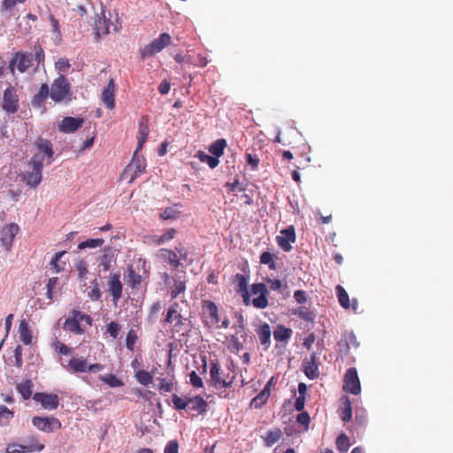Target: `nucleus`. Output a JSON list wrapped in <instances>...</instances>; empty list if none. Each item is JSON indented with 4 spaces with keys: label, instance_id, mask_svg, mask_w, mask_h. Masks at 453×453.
<instances>
[{
    "label": "nucleus",
    "instance_id": "nucleus-1",
    "mask_svg": "<svg viewBox=\"0 0 453 453\" xmlns=\"http://www.w3.org/2000/svg\"><path fill=\"white\" fill-rule=\"evenodd\" d=\"M202 321L209 330L226 329L230 325V320L223 310L210 300L202 302Z\"/></svg>",
    "mask_w": 453,
    "mask_h": 453
},
{
    "label": "nucleus",
    "instance_id": "nucleus-2",
    "mask_svg": "<svg viewBox=\"0 0 453 453\" xmlns=\"http://www.w3.org/2000/svg\"><path fill=\"white\" fill-rule=\"evenodd\" d=\"M44 156L35 154L28 162V170L22 174V180L30 188H36L42 179Z\"/></svg>",
    "mask_w": 453,
    "mask_h": 453
},
{
    "label": "nucleus",
    "instance_id": "nucleus-3",
    "mask_svg": "<svg viewBox=\"0 0 453 453\" xmlns=\"http://www.w3.org/2000/svg\"><path fill=\"white\" fill-rule=\"evenodd\" d=\"M70 83L64 75H60L56 79L50 87V98L59 103L62 101H69L71 99Z\"/></svg>",
    "mask_w": 453,
    "mask_h": 453
},
{
    "label": "nucleus",
    "instance_id": "nucleus-4",
    "mask_svg": "<svg viewBox=\"0 0 453 453\" xmlns=\"http://www.w3.org/2000/svg\"><path fill=\"white\" fill-rule=\"evenodd\" d=\"M44 449V445L39 443L35 437H28L25 443H9L6 446V453H27V452H40Z\"/></svg>",
    "mask_w": 453,
    "mask_h": 453
},
{
    "label": "nucleus",
    "instance_id": "nucleus-5",
    "mask_svg": "<svg viewBox=\"0 0 453 453\" xmlns=\"http://www.w3.org/2000/svg\"><path fill=\"white\" fill-rule=\"evenodd\" d=\"M172 42L171 35L167 33H163L158 38L153 40L141 50L142 58H146L161 52Z\"/></svg>",
    "mask_w": 453,
    "mask_h": 453
},
{
    "label": "nucleus",
    "instance_id": "nucleus-6",
    "mask_svg": "<svg viewBox=\"0 0 453 453\" xmlns=\"http://www.w3.org/2000/svg\"><path fill=\"white\" fill-rule=\"evenodd\" d=\"M32 424L44 433H53L61 428V422L54 417H34Z\"/></svg>",
    "mask_w": 453,
    "mask_h": 453
},
{
    "label": "nucleus",
    "instance_id": "nucleus-7",
    "mask_svg": "<svg viewBox=\"0 0 453 453\" xmlns=\"http://www.w3.org/2000/svg\"><path fill=\"white\" fill-rule=\"evenodd\" d=\"M343 390L346 393L358 395L361 392V385L356 368H349L343 380Z\"/></svg>",
    "mask_w": 453,
    "mask_h": 453
},
{
    "label": "nucleus",
    "instance_id": "nucleus-8",
    "mask_svg": "<svg viewBox=\"0 0 453 453\" xmlns=\"http://www.w3.org/2000/svg\"><path fill=\"white\" fill-rule=\"evenodd\" d=\"M19 226L15 223H10L0 228V243L5 250H10Z\"/></svg>",
    "mask_w": 453,
    "mask_h": 453
},
{
    "label": "nucleus",
    "instance_id": "nucleus-9",
    "mask_svg": "<svg viewBox=\"0 0 453 453\" xmlns=\"http://www.w3.org/2000/svg\"><path fill=\"white\" fill-rule=\"evenodd\" d=\"M2 108L9 114L15 113L19 109V96L12 87H8L3 95Z\"/></svg>",
    "mask_w": 453,
    "mask_h": 453
},
{
    "label": "nucleus",
    "instance_id": "nucleus-10",
    "mask_svg": "<svg viewBox=\"0 0 453 453\" xmlns=\"http://www.w3.org/2000/svg\"><path fill=\"white\" fill-rule=\"evenodd\" d=\"M251 293L258 295L257 297L252 300V305L257 309H265L268 305V290L264 283H255L251 285Z\"/></svg>",
    "mask_w": 453,
    "mask_h": 453
},
{
    "label": "nucleus",
    "instance_id": "nucleus-11",
    "mask_svg": "<svg viewBox=\"0 0 453 453\" xmlns=\"http://www.w3.org/2000/svg\"><path fill=\"white\" fill-rule=\"evenodd\" d=\"M32 64V55L25 53H16L10 61L9 69L14 73L15 69L19 73H25Z\"/></svg>",
    "mask_w": 453,
    "mask_h": 453
},
{
    "label": "nucleus",
    "instance_id": "nucleus-12",
    "mask_svg": "<svg viewBox=\"0 0 453 453\" xmlns=\"http://www.w3.org/2000/svg\"><path fill=\"white\" fill-rule=\"evenodd\" d=\"M278 245L286 252L292 250L291 243L296 242V231L293 226H289L280 231V235L276 237Z\"/></svg>",
    "mask_w": 453,
    "mask_h": 453
},
{
    "label": "nucleus",
    "instance_id": "nucleus-13",
    "mask_svg": "<svg viewBox=\"0 0 453 453\" xmlns=\"http://www.w3.org/2000/svg\"><path fill=\"white\" fill-rule=\"evenodd\" d=\"M33 399L49 411L56 410L59 403L58 396L55 394L35 393Z\"/></svg>",
    "mask_w": 453,
    "mask_h": 453
},
{
    "label": "nucleus",
    "instance_id": "nucleus-14",
    "mask_svg": "<svg viewBox=\"0 0 453 453\" xmlns=\"http://www.w3.org/2000/svg\"><path fill=\"white\" fill-rule=\"evenodd\" d=\"M111 30L116 31L117 26L107 19L104 13H103V17L98 16L95 21V32L96 37L106 35L111 33Z\"/></svg>",
    "mask_w": 453,
    "mask_h": 453
},
{
    "label": "nucleus",
    "instance_id": "nucleus-15",
    "mask_svg": "<svg viewBox=\"0 0 453 453\" xmlns=\"http://www.w3.org/2000/svg\"><path fill=\"white\" fill-rule=\"evenodd\" d=\"M108 290L112 296V301L116 304L122 296V283L119 274H111L108 280Z\"/></svg>",
    "mask_w": 453,
    "mask_h": 453
},
{
    "label": "nucleus",
    "instance_id": "nucleus-16",
    "mask_svg": "<svg viewBox=\"0 0 453 453\" xmlns=\"http://www.w3.org/2000/svg\"><path fill=\"white\" fill-rule=\"evenodd\" d=\"M137 151L138 150H136L134 152L131 163L127 166V168L124 172L125 175H127L131 172L134 173L130 178V180H129L130 182H132L138 175L142 173L145 170V165L143 163V159L140 158L137 156Z\"/></svg>",
    "mask_w": 453,
    "mask_h": 453
},
{
    "label": "nucleus",
    "instance_id": "nucleus-17",
    "mask_svg": "<svg viewBox=\"0 0 453 453\" xmlns=\"http://www.w3.org/2000/svg\"><path fill=\"white\" fill-rule=\"evenodd\" d=\"M172 402L173 403L174 408L177 410H196L198 408V396L189 398L187 396L181 397L177 395H173Z\"/></svg>",
    "mask_w": 453,
    "mask_h": 453
},
{
    "label": "nucleus",
    "instance_id": "nucleus-18",
    "mask_svg": "<svg viewBox=\"0 0 453 453\" xmlns=\"http://www.w3.org/2000/svg\"><path fill=\"white\" fill-rule=\"evenodd\" d=\"M84 123L82 118L65 117L58 126L59 131L65 134L73 133Z\"/></svg>",
    "mask_w": 453,
    "mask_h": 453
},
{
    "label": "nucleus",
    "instance_id": "nucleus-19",
    "mask_svg": "<svg viewBox=\"0 0 453 453\" xmlns=\"http://www.w3.org/2000/svg\"><path fill=\"white\" fill-rule=\"evenodd\" d=\"M316 360V354L312 353L310 358H305L303 361V372L310 380L317 379L319 375V366Z\"/></svg>",
    "mask_w": 453,
    "mask_h": 453
},
{
    "label": "nucleus",
    "instance_id": "nucleus-20",
    "mask_svg": "<svg viewBox=\"0 0 453 453\" xmlns=\"http://www.w3.org/2000/svg\"><path fill=\"white\" fill-rule=\"evenodd\" d=\"M101 99L107 109L111 110L115 107V84L112 79L104 88Z\"/></svg>",
    "mask_w": 453,
    "mask_h": 453
},
{
    "label": "nucleus",
    "instance_id": "nucleus-21",
    "mask_svg": "<svg viewBox=\"0 0 453 453\" xmlns=\"http://www.w3.org/2000/svg\"><path fill=\"white\" fill-rule=\"evenodd\" d=\"M210 378H211V383L215 387L219 388H227L230 386V382L227 383L222 377H221V370L219 366L218 363H215L213 361L211 362L210 366Z\"/></svg>",
    "mask_w": 453,
    "mask_h": 453
},
{
    "label": "nucleus",
    "instance_id": "nucleus-22",
    "mask_svg": "<svg viewBox=\"0 0 453 453\" xmlns=\"http://www.w3.org/2000/svg\"><path fill=\"white\" fill-rule=\"evenodd\" d=\"M289 138H294L296 140H303L302 134L297 131L295 127H289L284 134V137H281V133L278 132L274 142L282 143L286 146H291L293 142Z\"/></svg>",
    "mask_w": 453,
    "mask_h": 453
},
{
    "label": "nucleus",
    "instance_id": "nucleus-23",
    "mask_svg": "<svg viewBox=\"0 0 453 453\" xmlns=\"http://www.w3.org/2000/svg\"><path fill=\"white\" fill-rule=\"evenodd\" d=\"M88 361L82 357H73L70 359L66 368L73 372H87Z\"/></svg>",
    "mask_w": 453,
    "mask_h": 453
},
{
    "label": "nucleus",
    "instance_id": "nucleus-24",
    "mask_svg": "<svg viewBox=\"0 0 453 453\" xmlns=\"http://www.w3.org/2000/svg\"><path fill=\"white\" fill-rule=\"evenodd\" d=\"M19 339L25 345H29L32 343V332L29 329L28 324L26 319H21L19 325Z\"/></svg>",
    "mask_w": 453,
    "mask_h": 453
},
{
    "label": "nucleus",
    "instance_id": "nucleus-25",
    "mask_svg": "<svg viewBox=\"0 0 453 453\" xmlns=\"http://www.w3.org/2000/svg\"><path fill=\"white\" fill-rule=\"evenodd\" d=\"M180 318L181 316L179 311V304L174 303L168 309L165 322L168 324H173L174 326H178L179 324H180Z\"/></svg>",
    "mask_w": 453,
    "mask_h": 453
},
{
    "label": "nucleus",
    "instance_id": "nucleus-26",
    "mask_svg": "<svg viewBox=\"0 0 453 453\" xmlns=\"http://www.w3.org/2000/svg\"><path fill=\"white\" fill-rule=\"evenodd\" d=\"M180 252V257L177 256L176 253H174L173 251L172 250H162V255L163 257L167 259L168 263L173 266V267H178L179 265L180 264V259H186L187 257V254L186 253H182L181 250L179 251Z\"/></svg>",
    "mask_w": 453,
    "mask_h": 453
},
{
    "label": "nucleus",
    "instance_id": "nucleus-27",
    "mask_svg": "<svg viewBox=\"0 0 453 453\" xmlns=\"http://www.w3.org/2000/svg\"><path fill=\"white\" fill-rule=\"evenodd\" d=\"M226 147V141L225 139H218L209 146V152L219 158L223 154L225 148Z\"/></svg>",
    "mask_w": 453,
    "mask_h": 453
},
{
    "label": "nucleus",
    "instance_id": "nucleus-28",
    "mask_svg": "<svg viewBox=\"0 0 453 453\" xmlns=\"http://www.w3.org/2000/svg\"><path fill=\"white\" fill-rule=\"evenodd\" d=\"M340 417L343 422H349L352 418L351 403L348 396L342 398V407L340 410Z\"/></svg>",
    "mask_w": 453,
    "mask_h": 453
},
{
    "label": "nucleus",
    "instance_id": "nucleus-29",
    "mask_svg": "<svg viewBox=\"0 0 453 453\" xmlns=\"http://www.w3.org/2000/svg\"><path fill=\"white\" fill-rule=\"evenodd\" d=\"M257 335L262 345H269L271 339V328L270 326L266 323L261 325L257 331Z\"/></svg>",
    "mask_w": 453,
    "mask_h": 453
},
{
    "label": "nucleus",
    "instance_id": "nucleus-30",
    "mask_svg": "<svg viewBox=\"0 0 453 453\" xmlns=\"http://www.w3.org/2000/svg\"><path fill=\"white\" fill-rule=\"evenodd\" d=\"M36 147L40 152L44 153L48 158H51L54 155V151L52 149V144L50 141L40 138L36 142Z\"/></svg>",
    "mask_w": 453,
    "mask_h": 453
},
{
    "label": "nucleus",
    "instance_id": "nucleus-31",
    "mask_svg": "<svg viewBox=\"0 0 453 453\" xmlns=\"http://www.w3.org/2000/svg\"><path fill=\"white\" fill-rule=\"evenodd\" d=\"M282 436V432L279 428H275L273 430H270L266 433V435L264 439L265 445L266 447H272L274 443H276Z\"/></svg>",
    "mask_w": 453,
    "mask_h": 453
},
{
    "label": "nucleus",
    "instance_id": "nucleus-32",
    "mask_svg": "<svg viewBox=\"0 0 453 453\" xmlns=\"http://www.w3.org/2000/svg\"><path fill=\"white\" fill-rule=\"evenodd\" d=\"M227 341V348L232 353L236 354L243 349V342L237 335H230Z\"/></svg>",
    "mask_w": 453,
    "mask_h": 453
},
{
    "label": "nucleus",
    "instance_id": "nucleus-33",
    "mask_svg": "<svg viewBox=\"0 0 453 453\" xmlns=\"http://www.w3.org/2000/svg\"><path fill=\"white\" fill-rule=\"evenodd\" d=\"M292 335V330L283 326H279L273 332L274 339L278 342H285Z\"/></svg>",
    "mask_w": 453,
    "mask_h": 453
},
{
    "label": "nucleus",
    "instance_id": "nucleus-34",
    "mask_svg": "<svg viewBox=\"0 0 453 453\" xmlns=\"http://www.w3.org/2000/svg\"><path fill=\"white\" fill-rule=\"evenodd\" d=\"M293 314L306 322H313L315 319V314L304 306L294 310Z\"/></svg>",
    "mask_w": 453,
    "mask_h": 453
},
{
    "label": "nucleus",
    "instance_id": "nucleus-35",
    "mask_svg": "<svg viewBox=\"0 0 453 453\" xmlns=\"http://www.w3.org/2000/svg\"><path fill=\"white\" fill-rule=\"evenodd\" d=\"M64 328L65 330L75 333L77 334H83V329L81 327L80 323L72 316L65 320Z\"/></svg>",
    "mask_w": 453,
    "mask_h": 453
},
{
    "label": "nucleus",
    "instance_id": "nucleus-36",
    "mask_svg": "<svg viewBox=\"0 0 453 453\" xmlns=\"http://www.w3.org/2000/svg\"><path fill=\"white\" fill-rule=\"evenodd\" d=\"M248 276H245L241 273H236L234 276L233 280V282L237 286L236 291L239 293L248 291Z\"/></svg>",
    "mask_w": 453,
    "mask_h": 453
},
{
    "label": "nucleus",
    "instance_id": "nucleus-37",
    "mask_svg": "<svg viewBox=\"0 0 453 453\" xmlns=\"http://www.w3.org/2000/svg\"><path fill=\"white\" fill-rule=\"evenodd\" d=\"M336 293H337L338 301H339L341 306L344 309H349L350 303H349V295L346 292V290L343 288V287H342L341 285H337L336 286Z\"/></svg>",
    "mask_w": 453,
    "mask_h": 453
},
{
    "label": "nucleus",
    "instance_id": "nucleus-38",
    "mask_svg": "<svg viewBox=\"0 0 453 453\" xmlns=\"http://www.w3.org/2000/svg\"><path fill=\"white\" fill-rule=\"evenodd\" d=\"M32 387L33 384L31 380H26L18 385V391L25 400L31 397Z\"/></svg>",
    "mask_w": 453,
    "mask_h": 453
},
{
    "label": "nucleus",
    "instance_id": "nucleus-39",
    "mask_svg": "<svg viewBox=\"0 0 453 453\" xmlns=\"http://www.w3.org/2000/svg\"><path fill=\"white\" fill-rule=\"evenodd\" d=\"M104 239H101V238L88 239V240L79 243L78 248L80 250L94 249V248L101 247L104 244Z\"/></svg>",
    "mask_w": 453,
    "mask_h": 453
},
{
    "label": "nucleus",
    "instance_id": "nucleus-40",
    "mask_svg": "<svg viewBox=\"0 0 453 453\" xmlns=\"http://www.w3.org/2000/svg\"><path fill=\"white\" fill-rule=\"evenodd\" d=\"M235 333L233 335H237L242 342L247 339V333L244 326V321L242 315L238 316V324L234 326Z\"/></svg>",
    "mask_w": 453,
    "mask_h": 453
},
{
    "label": "nucleus",
    "instance_id": "nucleus-41",
    "mask_svg": "<svg viewBox=\"0 0 453 453\" xmlns=\"http://www.w3.org/2000/svg\"><path fill=\"white\" fill-rule=\"evenodd\" d=\"M269 395L265 392L261 391L250 402V408L258 409L261 408L267 402Z\"/></svg>",
    "mask_w": 453,
    "mask_h": 453
},
{
    "label": "nucleus",
    "instance_id": "nucleus-42",
    "mask_svg": "<svg viewBox=\"0 0 453 453\" xmlns=\"http://www.w3.org/2000/svg\"><path fill=\"white\" fill-rule=\"evenodd\" d=\"M200 162L205 163L211 169L216 168L219 164V159L214 156H210L200 151Z\"/></svg>",
    "mask_w": 453,
    "mask_h": 453
},
{
    "label": "nucleus",
    "instance_id": "nucleus-43",
    "mask_svg": "<svg viewBox=\"0 0 453 453\" xmlns=\"http://www.w3.org/2000/svg\"><path fill=\"white\" fill-rule=\"evenodd\" d=\"M50 94V90L47 84H42L40 88L39 92L35 96L33 104H41L43 102Z\"/></svg>",
    "mask_w": 453,
    "mask_h": 453
},
{
    "label": "nucleus",
    "instance_id": "nucleus-44",
    "mask_svg": "<svg viewBox=\"0 0 453 453\" xmlns=\"http://www.w3.org/2000/svg\"><path fill=\"white\" fill-rule=\"evenodd\" d=\"M99 379L111 388H118L123 385V382L113 374L101 375Z\"/></svg>",
    "mask_w": 453,
    "mask_h": 453
},
{
    "label": "nucleus",
    "instance_id": "nucleus-45",
    "mask_svg": "<svg viewBox=\"0 0 453 453\" xmlns=\"http://www.w3.org/2000/svg\"><path fill=\"white\" fill-rule=\"evenodd\" d=\"M349 446V439L346 434H342L336 438V447L339 451L346 452Z\"/></svg>",
    "mask_w": 453,
    "mask_h": 453
},
{
    "label": "nucleus",
    "instance_id": "nucleus-46",
    "mask_svg": "<svg viewBox=\"0 0 453 453\" xmlns=\"http://www.w3.org/2000/svg\"><path fill=\"white\" fill-rule=\"evenodd\" d=\"M13 418V412L6 406H0V426H6Z\"/></svg>",
    "mask_w": 453,
    "mask_h": 453
},
{
    "label": "nucleus",
    "instance_id": "nucleus-47",
    "mask_svg": "<svg viewBox=\"0 0 453 453\" xmlns=\"http://www.w3.org/2000/svg\"><path fill=\"white\" fill-rule=\"evenodd\" d=\"M260 263L263 265H267L270 269L275 270L276 269V264L274 262V255L265 251L260 256Z\"/></svg>",
    "mask_w": 453,
    "mask_h": 453
},
{
    "label": "nucleus",
    "instance_id": "nucleus-48",
    "mask_svg": "<svg viewBox=\"0 0 453 453\" xmlns=\"http://www.w3.org/2000/svg\"><path fill=\"white\" fill-rule=\"evenodd\" d=\"M149 127L147 125H144L142 124V122L140 123V127H139V138H138V147H137V150H140L143 143L146 142L147 138H148V135H149Z\"/></svg>",
    "mask_w": 453,
    "mask_h": 453
},
{
    "label": "nucleus",
    "instance_id": "nucleus-49",
    "mask_svg": "<svg viewBox=\"0 0 453 453\" xmlns=\"http://www.w3.org/2000/svg\"><path fill=\"white\" fill-rule=\"evenodd\" d=\"M91 285H92V288H91V290L88 291V296L93 301H97L101 297V291L99 288V284L96 280H92Z\"/></svg>",
    "mask_w": 453,
    "mask_h": 453
},
{
    "label": "nucleus",
    "instance_id": "nucleus-50",
    "mask_svg": "<svg viewBox=\"0 0 453 453\" xmlns=\"http://www.w3.org/2000/svg\"><path fill=\"white\" fill-rule=\"evenodd\" d=\"M120 325L115 321L110 322L106 326V332L109 334L112 338L116 339L118 338L119 332H120Z\"/></svg>",
    "mask_w": 453,
    "mask_h": 453
},
{
    "label": "nucleus",
    "instance_id": "nucleus-51",
    "mask_svg": "<svg viewBox=\"0 0 453 453\" xmlns=\"http://www.w3.org/2000/svg\"><path fill=\"white\" fill-rule=\"evenodd\" d=\"M136 378L137 380L144 386H148L152 382V376L150 373L143 370L137 372Z\"/></svg>",
    "mask_w": 453,
    "mask_h": 453
},
{
    "label": "nucleus",
    "instance_id": "nucleus-52",
    "mask_svg": "<svg viewBox=\"0 0 453 453\" xmlns=\"http://www.w3.org/2000/svg\"><path fill=\"white\" fill-rule=\"evenodd\" d=\"M142 277L136 273L133 269L128 270V283L132 288H136L141 284Z\"/></svg>",
    "mask_w": 453,
    "mask_h": 453
},
{
    "label": "nucleus",
    "instance_id": "nucleus-53",
    "mask_svg": "<svg viewBox=\"0 0 453 453\" xmlns=\"http://www.w3.org/2000/svg\"><path fill=\"white\" fill-rule=\"evenodd\" d=\"M296 421L298 424L303 426V429L307 431L309 429V424L311 421L310 415L307 411H303L299 413L296 417Z\"/></svg>",
    "mask_w": 453,
    "mask_h": 453
},
{
    "label": "nucleus",
    "instance_id": "nucleus-54",
    "mask_svg": "<svg viewBox=\"0 0 453 453\" xmlns=\"http://www.w3.org/2000/svg\"><path fill=\"white\" fill-rule=\"evenodd\" d=\"M71 316L74 319H76V320L81 324V322L82 321H85L88 325L91 326L92 324V319L88 316V315H86V314H83L81 313V311H76V310H73L72 311V314Z\"/></svg>",
    "mask_w": 453,
    "mask_h": 453
},
{
    "label": "nucleus",
    "instance_id": "nucleus-55",
    "mask_svg": "<svg viewBox=\"0 0 453 453\" xmlns=\"http://www.w3.org/2000/svg\"><path fill=\"white\" fill-rule=\"evenodd\" d=\"M76 270L79 273V279L80 280H83L88 273V265L84 260H80L76 264Z\"/></svg>",
    "mask_w": 453,
    "mask_h": 453
},
{
    "label": "nucleus",
    "instance_id": "nucleus-56",
    "mask_svg": "<svg viewBox=\"0 0 453 453\" xmlns=\"http://www.w3.org/2000/svg\"><path fill=\"white\" fill-rule=\"evenodd\" d=\"M246 161L249 165L251 166L252 170H256L259 165V157L256 154L246 153Z\"/></svg>",
    "mask_w": 453,
    "mask_h": 453
},
{
    "label": "nucleus",
    "instance_id": "nucleus-57",
    "mask_svg": "<svg viewBox=\"0 0 453 453\" xmlns=\"http://www.w3.org/2000/svg\"><path fill=\"white\" fill-rule=\"evenodd\" d=\"M179 211L174 208H166L160 213V218L163 219H173L178 217Z\"/></svg>",
    "mask_w": 453,
    "mask_h": 453
},
{
    "label": "nucleus",
    "instance_id": "nucleus-58",
    "mask_svg": "<svg viewBox=\"0 0 453 453\" xmlns=\"http://www.w3.org/2000/svg\"><path fill=\"white\" fill-rule=\"evenodd\" d=\"M55 67L59 73H65L69 69L70 64L67 59L59 58L55 64Z\"/></svg>",
    "mask_w": 453,
    "mask_h": 453
},
{
    "label": "nucleus",
    "instance_id": "nucleus-59",
    "mask_svg": "<svg viewBox=\"0 0 453 453\" xmlns=\"http://www.w3.org/2000/svg\"><path fill=\"white\" fill-rule=\"evenodd\" d=\"M162 309V305H161V303L160 302H156L154 303L151 307H150V320H155L157 319V314L158 312L160 311V310Z\"/></svg>",
    "mask_w": 453,
    "mask_h": 453
},
{
    "label": "nucleus",
    "instance_id": "nucleus-60",
    "mask_svg": "<svg viewBox=\"0 0 453 453\" xmlns=\"http://www.w3.org/2000/svg\"><path fill=\"white\" fill-rule=\"evenodd\" d=\"M136 341V334L133 330H130L126 338V346L129 350H133Z\"/></svg>",
    "mask_w": 453,
    "mask_h": 453
},
{
    "label": "nucleus",
    "instance_id": "nucleus-61",
    "mask_svg": "<svg viewBox=\"0 0 453 453\" xmlns=\"http://www.w3.org/2000/svg\"><path fill=\"white\" fill-rule=\"evenodd\" d=\"M99 259V267H101L104 272H107L111 266V257L107 254H104Z\"/></svg>",
    "mask_w": 453,
    "mask_h": 453
},
{
    "label": "nucleus",
    "instance_id": "nucleus-62",
    "mask_svg": "<svg viewBox=\"0 0 453 453\" xmlns=\"http://www.w3.org/2000/svg\"><path fill=\"white\" fill-rule=\"evenodd\" d=\"M55 350L62 355H70L71 354V349L67 347L65 344L56 342L54 344Z\"/></svg>",
    "mask_w": 453,
    "mask_h": 453
},
{
    "label": "nucleus",
    "instance_id": "nucleus-63",
    "mask_svg": "<svg viewBox=\"0 0 453 453\" xmlns=\"http://www.w3.org/2000/svg\"><path fill=\"white\" fill-rule=\"evenodd\" d=\"M174 234H175V230L174 229H168L164 234H162L157 239V243L158 244H163L165 242H168V241L172 240L174 237Z\"/></svg>",
    "mask_w": 453,
    "mask_h": 453
},
{
    "label": "nucleus",
    "instance_id": "nucleus-64",
    "mask_svg": "<svg viewBox=\"0 0 453 453\" xmlns=\"http://www.w3.org/2000/svg\"><path fill=\"white\" fill-rule=\"evenodd\" d=\"M164 453H178V443L176 441H170L164 450Z\"/></svg>",
    "mask_w": 453,
    "mask_h": 453
}]
</instances>
